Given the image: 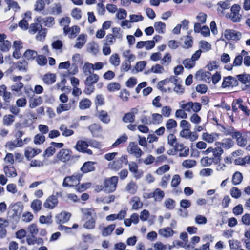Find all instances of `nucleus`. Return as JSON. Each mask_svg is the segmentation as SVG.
<instances>
[{"instance_id": "nucleus-45", "label": "nucleus", "mask_w": 250, "mask_h": 250, "mask_svg": "<svg viewBox=\"0 0 250 250\" xmlns=\"http://www.w3.org/2000/svg\"><path fill=\"white\" fill-rule=\"evenodd\" d=\"M42 103V99L41 97L31 99L29 101V107L31 108H34L40 105Z\"/></svg>"}, {"instance_id": "nucleus-47", "label": "nucleus", "mask_w": 250, "mask_h": 250, "mask_svg": "<svg viewBox=\"0 0 250 250\" xmlns=\"http://www.w3.org/2000/svg\"><path fill=\"white\" fill-rule=\"evenodd\" d=\"M238 80L246 86L250 85V76L249 75H238L237 76Z\"/></svg>"}, {"instance_id": "nucleus-31", "label": "nucleus", "mask_w": 250, "mask_h": 250, "mask_svg": "<svg viewBox=\"0 0 250 250\" xmlns=\"http://www.w3.org/2000/svg\"><path fill=\"white\" fill-rule=\"evenodd\" d=\"M158 232L159 235L165 238L171 237L174 234L173 230L169 227L161 229Z\"/></svg>"}, {"instance_id": "nucleus-51", "label": "nucleus", "mask_w": 250, "mask_h": 250, "mask_svg": "<svg viewBox=\"0 0 250 250\" xmlns=\"http://www.w3.org/2000/svg\"><path fill=\"white\" fill-rule=\"evenodd\" d=\"M122 55L124 57L127 59L126 61L129 62L134 61L136 59L135 55L132 54L130 50H124L122 53Z\"/></svg>"}, {"instance_id": "nucleus-35", "label": "nucleus", "mask_w": 250, "mask_h": 250, "mask_svg": "<svg viewBox=\"0 0 250 250\" xmlns=\"http://www.w3.org/2000/svg\"><path fill=\"white\" fill-rule=\"evenodd\" d=\"M165 126L167 130L171 132L173 129L177 127V123L173 119H169L166 122Z\"/></svg>"}, {"instance_id": "nucleus-49", "label": "nucleus", "mask_w": 250, "mask_h": 250, "mask_svg": "<svg viewBox=\"0 0 250 250\" xmlns=\"http://www.w3.org/2000/svg\"><path fill=\"white\" fill-rule=\"evenodd\" d=\"M132 204V209H138L139 208H141L143 204L141 202L140 198L137 196L133 197L131 201Z\"/></svg>"}, {"instance_id": "nucleus-48", "label": "nucleus", "mask_w": 250, "mask_h": 250, "mask_svg": "<svg viewBox=\"0 0 250 250\" xmlns=\"http://www.w3.org/2000/svg\"><path fill=\"white\" fill-rule=\"evenodd\" d=\"M4 172L9 177H15L17 175L16 170L12 167H8L7 166H5L4 167Z\"/></svg>"}, {"instance_id": "nucleus-23", "label": "nucleus", "mask_w": 250, "mask_h": 250, "mask_svg": "<svg viewBox=\"0 0 250 250\" xmlns=\"http://www.w3.org/2000/svg\"><path fill=\"white\" fill-rule=\"evenodd\" d=\"M89 130L90 131L94 137L99 136L102 132V128L100 125L98 124H93L88 127Z\"/></svg>"}, {"instance_id": "nucleus-27", "label": "nucleus", "mask_w": 250, "mask_h": 250, "mask_svg": "<svg viewBox=\"0 0 250 250\" xmlns=\"http://www.w3.org/2000/svg\"><path fill=\"white\" fill-rule=\"evenodd\" d=\"M234 136V139H236L238 145L241 147H244L247 143V140L246 138L242 136V134L240 132H236Z\"/></svg>"}, {"instance_id": "nucleus-7", "label": "nucleus", "mask_w": 250, "mask_h": 250, "mask_svg": "<svg viewBox=\"0 0 250 250\" xmlns=\"http://www.w3.org/2000/svg\"><path fill=\"white\" fill-rule=\"evenodd\" d=\"M77 101L74 99H70L69 102L67 104H61L57 108V112L58 114H60L63 111H68L71 109H74L76 107Z\"/></svg>"}, {"instance_id": "nucleus-24", "label": "nucleus", "mask_w": 250, "mask_h": 250, "mask_svg": "<svg viewBox=\"0 0 250 250\" xmlns=\"http://www.w3.org/2000/svg\"><path fill=\"white\" fill-rule=\"evenodd\" d=\"M41 152L42 151L39 149H33L28 147L25 149L24 155L28 160H30L32 158Z\"/></svg>"}, {"instance_id": "nucleus-19", "label": "nucleus", "mask_w": 250, "mask_h": 250, "mask_svg": "<svg viewBox=\"0 0 250 250\" xmlns=\"http://www.w3.org/2000/svg\"><path fill=\"white\" fill-rule=\"evenodd\" d=\"M230 2L229 0L224 1H220L217 4V11L219 14H223L225 10L228 9L230 7Z\"/></svg>"}, {"instance_id": "nucleus-54", "label": "nucleus", "mask_w": 250, "mask_h": 250, "mask_svg": "<svg viewBox=\"0 0 250 250\" xmlns=\"http://www.w3.org/2000/svg\"><path fill=\"white\" fill-rule=\"evenodd\" d=\"M45 3L43 0H37L34 5V10L37 12H41L45 7Z\"/></svg>"}, {"instance_id": "nucleus-64", "label": "nucleus", "mask_w": 250, "mask_h": 250, "mask_svg": "<svg viewBox=\"0 0 250 250\" xmlns=\"http://www.w3.org/2000/svg\"><path fill=\"white\" fill-rule=\"evenodd\" d=\"M27 230L32 236H36L39 232L37 226L35 224L30 225L27 228Z\"/></svg>"}, {"instance_id": "nucleus-8", "label": "nucleus", "mask_w": 250, "mask_h": 250, "mask_svg": "<svg viewBox=\"0 0 250 250\" xmlns=\"http://www.w3.org/2000/svg\"><path fill=\"white\" fill-rule=\"evenodd\" d=\"M138 112L137 108L131 109L129 112L124 114L122 117V121L125 123L134 122L135 120V115L138 114Z\"/></svg>"}, {"instance_id": "nucleus-38", "label": "nucleus", "mask_w": 250, "mask_h": 250, "mask_svg": "<svg viewBox=\"0 0 250 250\" xmlns=\"http://www.w3.org/2000/svg\"><path fill=\"white\" fill-rule=\"evenodd\" d=\"M87 51L94 55H96L99 51V45L94 42H91L88 44Z\"/></svg>"}, {"instance_id": "nucleus-11", "label": "nucleus", "mask_w": 250, "mask_h": 250, "mask_svg": "<svg viewBox=\"0 0 250 250\" xmlns=\"http://www.w3.org/2000/svg\"><path fill=\"white\" fill-rule=\"evenodd\" d=\"M215 144L216 146H220L223 149L227 150L233 146L234 142L231 138H227L222 139L221 142H216Z\"/></svg>"}, {"instance_id": "nucleus-62", "label": "nucleus", "mask_w": 250, "mask_h": 250, "mask_svg": "<svg viewBox=\"0 0 250 250\" xmlns=\"http://www.w3.org/2000/svg\"><path fill=\"white\" fill-rule=\"evenodd\" d=\"M17 67L21 71L26 72L28 70V63L25 61H19Z\"/></svg>"}, {"instance_id": "nucleus-36", "label": "nucleus", "mask_w": 250, "mask_h": 250, "mask_svg": "<svg viewBox=\"0 0 250 250\" xmlns=\"http://www.w3.org/2000/svg\"><path fill=\"white\" fill-rule=\"evenodd\" d=\"M109 62L114 67L118 66L120 63V58L119 55L117 53L112 54L109 58Z\"/></svg>"}, {"instance_id": "nucleus-18", "label": "nucleus", "mask_w": 250, "mask_h": 250, "mask_svg": "<svg viewBox=\"0 0 250 250\" xmlns=\"http://www.w3.org/2000/svg\"><path fill=\"white\" fill-rule=\"evenodd\" d=\"M0 96L2 97L3 101L6 103H9L12 98V94L8 91L5 85L0 86Z\"/></svg>"}, {"instance_id": "nucleus-14", "label": "nucleus", "mask_w": 250, "mask_h": 250, "mask_svg": "<svg viewBox=\"0 0 250 250\" xmlns=\"http://www.w3.org/2000/svg\"><path fill=\"white\" fill-rule=\"evenodd\" d=\"M238 84L237 79L232 76H229L224 78L222 83V88L236 86Z\"/></svg>"}, {"instance_id": "nucleus-5", "label": "nucleus", "mask_w": 250, "mask_h": 250, "mask_svg": "<svg viewBox=\"0 0 250 250\" xmlns=\"http://www.w3.org/2000/svg\"><path fill=\"white\" fill-rule=\"evenodd\" d=\"M118 181L117 176H112L110 178L106 179L104 181V190L108 193L114 191L117 187Z\"/></svg>"}, {"instance_id": "nucleus-63", "label": "nucleus", "mask_w": 250, "mask_h": 250, "mask_svg": "<svg viewBox=\"0 0 250 250\" xmlns=\"http://www.w3.org/2000/svg\"><path fill=\"white\" fill-rule=\"evenodd\" d=\"M183 64L187 69H191L194 67L196 62L191 59H186L183 61Z\"/></svg>"}, {"instance_id": "nucleus-40", "label": "nucleus", "mask_w": 250, "mask_h": 250, "mask_svg": "<svg viewBox=\"0 0 250 250\" xmlns=\"http://www.w3.org/2000/svg\"><path fill=\"white\" fill-rule=\"evenodd\" d=\"M23 56L28 60H33L37 57L38 53L35 50L28 49L24 53Z\"/></svg>"}, {"instance_id": "nucleus-37", "label": "nucleus", "mask_w": 250, "mask_h": 250, "mask_svg": "<svg viewBox=\"0 0 250 250\" xmlns=\"http://www.w3.org/2000/svg\"><path fill=\"white\" fill-rule=\"evenodd\" d=\"M15 117L13 115L9 114L4 116L2 120L3 124L6 126H10L15 121Z\"/></svg>"}, {"instance_id": "nucleus-16", "label": "nucleus", "mask_w": 250, "mask_h": 250, "mask_svg": "<svg viewBox=\"0 0 250 250\" xmlns=\"http://www.w3.org/2000/svg\"><path fill=\"white\" fill-rule=\"evenodd\" d=\"M241 9L240 5L237 4L233 5L231 8V20L234 22H239L241 19V15L239 14V11Z\"/></svg>"}, {"instance_id": "nucleus-39", "label": "nucleus", "mask_w": 250, "mask_h": 250, "mask_svg": "<svg viewBox=\"0 0 250 250\" xmlns=\"http://www.w3.org/2000/svg\"><path fill=\"white\" fill-rule=\"evenodd\" d=\"M212 163H216V161H215L214 159L212 157H209L208 156H206L203 157L201 159V164L202 166L204 167H208Z\"/></svg>"}, {"instance_id": "nucleus-58", "label": "nucleus", "mask_w": 250, "mask_h": 250, "mask_svg": "<svg viewBox=\"0 0 250 250\" xmlns=\"http://www.w3.org/2000/svg\"><path fill=\"white\" fill-rule=\"evenodd\" d=\"M171 62V56L170 53H166L163 58H161V64L165 66H168Z\"/></svg>"}, {"instance_id": "nucleus-1", "label": "nucleus", "mask_w": 250, "mask_h": 250, "mask_svg": "<svg viewBox=\"0 0 250 250\" xmlns=\"http://www.w3.org/2000/svg\"><path fill=\"white\" fill-rule=\"evenodd\" d=\"M14 83L11 85L10 89L12 91L14 92L18 96L22 94V90L24 87V84L21 82L22 77L21 76H13L10 78Z\"/></svg>"}, {"instance_id": "nucleus-29", "label": "nucleus", "mask_w": 250, "mask_h": 250, "mask_svg": "<svg viewBox=\"0 0 250 250\" xmlns=\"http://www.w3.org/2000/svg\"><path fill=\"white\" fill-rule=\"evenodd\" d=\"M56 75L53 73H48L43 75L42 81L46 84L50 85L56 81Z\"/></svg>"}, {"instance_id": "nucleus-44", "label": "nucleus", "mask_w": 250, "mask_h": 250, "mask_svg": "<svg viewBox=\"0 0 250 250\" xmlns=\"http://www.w3.org/2000/svg\"><path fill=\"white\" fill-rule=\"evenodd\" d=\"M60 130L62 132V135L65 137H69L72 135L74 132L73 130L67 128L64 125H62L60 127Z\"/></svg>"}, {"instance_id": "nucleus-28", "label": "nucleus", "mask_w": 250, "mask_h": 250, "mask_svg": "<svg viewBox=\"0 0 250 250\" xmlns=\"http://www.w3.org/2000/svg\"><path fill=\"white\" fill-rule=\"evenodd\" d=\"M216 147L213 149V156L212 157L216 161V163L217 162L221 161V155L223 153L224 150L222 148H221L220 146H216Z\"/></svg>"}, {"instance_id": "nucleus-60", "label": "nucleus", "mask_w": 250, "mask_h": 250, "mask_svg": "<svg viewBox=\"0 0 250 250\" xmlns=\"http://www.w3.org/2000/svg\"><path fill=\"white\" fill-rule=\"evenodd\" d=\"M163 117L162 115L159 113H153L152 114L151 123L153 124H159L163 122Z\"/></svg>"}, {"instance_id": "nucleus-34", "label": "nucleus", "mask_w": 250, "mask_h": 250, "mask_svg": "<svg viewBox=\"0 0 250 250\" xmlns=\"http://www.w3.org/2000/svg\"><path fill=\"white\" fill-rule=\"evenodd\" d=\"M152 196L155 201L161 202L165 196V193L160 188H157L152 193Z\"/></svg>"}, {"instance_id": "nucleus-42", "label": "nucleus", "mask_w": 250, "mask_h": 250, "mask_svg": "<svg viewBox=\"0 0 250 250\" xmlns=\"http://www.w3.org/2000/svg\"><path fill=\"white\" fill-rule=\"evenodd\" d=\"M243 180L242 174L238 171L235 172L232 178V182L234 185H237L240 184Z\"/></svg>"}, {"instance_id": "nucleus-22", "label": "nucleus", "mask_w": 250, "mask_h": 250, "mask_svg": "<svg viewBox=\"0 0 250 250\" xmlns=\"http://www.w3.org/2000/svg\"><path fill=\"white\" fill-rule=\"evenodd\" d=\"M97 116L103 123L107 124L110 122V116L106 111H99L97 113Z\"/></svg>"}, {"instance_id": "nucleus-17", "label": "nucleus", "mask_w": 250, "mask_h": 250, "mask_svg": "<svg viewBox=\"0 0 250 250\" xmlns=\"http://www.w3.org/2000/svg\"><path fill=\"white\" fill-rule=\"evenodd\" d=\"M70 216V213L65 211L62 212L56 216L55 220L58 224H64L69 221Z\"/></svg>"}, {"instance_id": "nucleus-10", "label": "nucleus", "mask_w": 250, "mask_h": 250, "mask_svg": "<svg viewBox=\"0 0 250 250\" xmlns=\"http://www.w3.org/2000/svg\"><path fill=\"white\" fill-rule=\"evenodd\" d=\"M195 78L197 80L209 83L211 81V74L208 71L200 70L196 73Z\"/></svg>"}, {"instance_id": "nucleus-52", "label": "nucleus", "mask_w": 250, "mask_h": 250, "mask_svg": "<svg viewBox=\"0 0 250 250\" xmlns=\"http://www.w3.org/2000/svg\"><path fill=\"white\" fill-rule=\"evenodd\" d=\"M62 12V5L60 3H55L51 8V13L54 15H58Z\"/></svg>"}, {"instance_id": "nucleus-59", "label": "nucleus", "mask_w": 250, "mask_h": 250, "mask_svg": "<svg viewBox=\"0 0 250 250\" xmlns=\"http://www.w3.org/2000/svg\"><path fill=\"white\" fill-rule=\"evenodd\" d=\"M196 165V161L194 160L188 159L182 162V166L187 168H190Z\"/></svg>"}, {"instance_id": "nucleus-56", "label": "nucleus", "mask_w": 250, "mask_h": 250, "mask_svg": "<svg viewBox=\"0 0 250 250\" xmlns=\"http://www.w3.org/2000/svg\"><path fill=\"white\" fill-rule=\"evenodd\" d=\"M42 202L38 199L34 200L31 204V207L34 211L38 212L41 209Z\"/></svg>"}, {"instance_id": "nucleus-9", "label": "nucleus", "mask_w": 250, "mask_h": 250, "mask_svg": "<svg viewBox=\"0 0 250 250\" xmlns=\"http://www.w3.org/2000/svg\"><path fill=\"white\" fill-rule=\"evenodd\" d=\"M89 145L88 142L83 140H78L76 144L75 148L79 152L86 153L88 155H92V151L87 149Z\"/></svg>"}, {"instance_id": "nucleus-61", "label": "nucleus", "mask_w": 250, "mask_h": 250, "mask_svg": "<svg viewBox=\"0 0 250 250\" xmlns=\"http://www.w3.org/2000/svg\"><path fill=\"white\" fill-rule=\"evenodd\" d=\"M164 204L165 207L169 210L173 209L175 206V202L171 198L166 199Z\"/></svg>"}, {"instance_id": "nucleus-6", "label": "nucleus", "mask_w": 250, "mask_h": 250, "mask_svg": "<svg viewBox=\"0 0 250 250\" xmlns=\"http://www.w3.org/2000/svg\"><path fill=\"white\" fill-rule=\"evenodd\" d=\"M224 35L225 39L229 41L230 40L238 41L242 37V34L240 32L233 29H226L224 32Z\"/></svg>"}, {"instance_id": "nucleus-53", "label": "nucleus", "mask_w": 250, "mask_h": 250, "mask_svg": "<svg viewBox=\"0 0 250 250\" xmlns=\"http://www.w3.org/2000/svg\"><path fill=\"white\" fill-rule=\"evenodd\" d=\"M91 102L88 99H84L79 103V107L82 110H85L90 107Z\"/></svg>"}, {"instance_id": "nucleus-41", "label": "nucleus", "mask_w": 250, "mask_h": 250, "mask_svg": "<svg viewBox=\"0 0 250 250\" xmlns=\"http://www.w3.org/2000/svg\"><path fill=\"white\" fill-rule=\"evenodd\" d=\"M236 104L238 107L244 112V114L247 116L250 115V111L248 109L246 105L244 104L243 101L242 99L239 98L236 100Z\"/></svg>"}, {"instance_id": "nucleus-21", "label": "nucleus", "mask_w": 250, "mask_h": 250, "mask_svg": "<svg viewBox=\"0 0 250 250\" xmlns=\"http://www.w3.org/2000/svg\"><path fill=\"white\" fill-rule=\"evenodd\" d=\"M219 136L218 133L215 132L212 133H204L202 134V139L208 143H212L218 139Z\"/></svg>"}, {"instance_id": "nucleus-57", "label": "nucleus", "mask_w": 250, "mask_h": 250, "mask_svg": "<svg viewBox=\"0 0 250 250\" xmlns=\"http://www.w3.org/2000/svg\"><path fill=\"white\" fill-rule=\"evenodd\" d=\"M71 16L76 20H80L82 16V12L80 8H73L71 13Z\"/></svg>"}, {"instance_id": "nucleus-2", "label": "nucleus", "mask_w": 250, "mask_h": 250, "mask_svg": "<svg viewBox=\"0 0 250 250\" xmlns=\"http://www.w3.org/2000/svg\"><path fill=\"white\" fill-rule=\"evenodd\" d=\"M83 175L80 173H75L71 176L64 178L62 183L64 187L78 186Z\"/></svg>"}, {"instance_id": "nucleus-33", "label": "nucleus", "mask_w": 250, "mask_h": 250, "mask_svg": "<svg viewBox=\"0 0 250 250\" xmlns=\"http://www.w3.org/2000/svg\"><path fill=\"white\" fill-rule=\"evenodd\" d=\"M116 227L115 224H111L106 227L103 228L101 230V234L105 237L110 235Z\"/></svg>"}, {"instance_id": "nucleus-3", "label": "nucleus", "mask_w": 250, "mask_h": 250, "mask_svg": "<svg viewBox=\"0 0 250 250\" xmlns=\"http://www.w3.org/2000/svg\"><path fill=\"white\" fill-rule=\"evenodd\" d=\"M180 107L182 109L188 112L192 111L195 113H197L199 112L201 109V105L199 103H193L192 102L185 103L184 101L180 102Z\"/></svg>"}, {"instance_id": "nucleus-20", "label": "nucleus", "mask_w": 250, "mask_h": 250, "mask_svg": "<svg viewBox=\"0 0 250 250\" xmlns=\"http://www.w3.org/2000/svg\"><path fill=\"white\" fill-rule=\"evenodd\" d=\"M23 145L22 140H15L6 143L5 147L9 150L12 151L16 147H21Z\"/></svg>"}, {"instance_id": "nucleus-15", "label": "nucleus", "mask_w": 250, "mask_h": 250, "mask_svg": "<svg viewBox=\"0 0 250 250\" xmlns=\"http://www.w3.org/2000/svg\"><path fill=\"white\" fill-rule=\"evenodd\" d=\"M58 159L63 162H66L71 158L70 152L68 149H62L57 155Z\"/></svg>"}, {"instance_id": "nucleus-30", "label": "nucleus", "mask_w": 250, "mask_h": 250, "mask_svg": "<svg viewBox=\"0 0 250 250\" xmlns=\"http://www.w3.org/2000/svg\"><path fill=\"white\" fill-rule=\"evenodd\" d=\"M95 163V162L92 161L86 162L84 163L81 167V170L83 173H87L88 172L92 171L95 170V167L94 166Z\"/></svg>"}, {"instance_id": "nucleus-4", "label": "nucleus", "mask_w": 250, "mask_h": 250, "mask_svg": "<svg viewBox=\"0 0 250 250\" xmlns=\"http://www.w3.org/2000/svg\"><path fill=\"white\" fill-rule=\"evenodd\" d=\"M128 163L127 156H122L118 159L110 162L108 165L109 169L117 171L123 167V163L127 165Z\"/></svg>"}, {"instance_id": "nucleus-12", "label": "nucleus", "mask_w": 250, "mask_h": 250, "mask_svg": "<svg viewBox=\"0 0 250 250\" xmlns=\"http://www.w3.org/2000/svg\"><path fill=\"white\" fill-rule=\"evenodd\" d=\"M128 149V152L137 158H140L144 153L139 147L138 145L134 142H130L129 143Z\"/></svg>"}, {"instance_id": "nucleus-46", "label": "nucleus", "mask_w": 250, "mask_h": 250, "mask_svg": "<svg viewBox=\"0 0 250 250\" xmlns=\"http://www.w3.org/2000/svg\"><path fill=\"white\" fill-rule=\"evenodd\" d=\"M86 41V39L85 35L83 34L81 35L77 39V42L74 46L76 48L80 49L84 45Z\"/></svg>"}, {"instance_id": "nucleus-55", "label": "nucleus", "mask_w": 250, "mask_h": 250, "mask_svg": "<svg viewBox=\"0 0 250 250\" xmlns=\"http://www.w3.org/2000/svg\"><path fill=\"white\" fill-rule=\"evenodd\" d=\"M95 224L96 219L92 217L84 223L83 227L87 229H92L95 228Z\"/></svg>"}, {"instance_id": "nucleus-50", "label": "nucleus", "mask_w": 250, "mask_h": 250, "mask_svg": "<svg viewBox=\"0 0 250 250\" xmlns=\"http://www.w3.org/2000/svg\"><path fill=\"white\" fill-rule=\"evenodd\" d=\"M11 47V43L8 40H5L1 43H0V50L4 52H8Z\"/></svg>"}, {"instance_id": "nucleus-32", "label": "nucleus", "mask_w": 250, "mask_h": 250, "mask_svg": "<svg viewBox=\"0 0 250 250\" xmlns=\"http://www.w3.org/2000/svg\"><path fill=\"white\" fill-rule=\"evenodd\" d=\"M138 189V186L133 181H130L126 185L125 190L129 193L135 194Z\"/></svg>"}, {"instance_id": "nucleus-25", "label": "nucleus", "mask_w": 250, "mask_h": 250, "mask_svg": "<svg viewBox=\"0 0 250 250\" xmlns=\"http://www.w3.org/2000/svg\"><path fill=\"white\" fill-rule=\"evenodd\" d=\"M37 21L39 22H43L45 26L47 27H52L55 24L54 18L51 16L46 17L44 18L39 17Z\"/></svg>"}, {"instance_id": "nucleus-43", "label": "nucleus", "mask_w": 250, "mask_h": 250, "mask_svg": "<svg viewBox=\"0 0 250 250\" xmlns=\"http://www.w3.org/2000/svg\"><path fill=\"white\" fill-rule=\"evenodd\" d=\"M156 32L160 34L165 33L166 30V24L161 21L156 22L154 25Z\"/></svg>"}, {"instance_id": "nucleus-26", "label": "nucleus", "mask_w": 250, "mask_h": 250, "mask_svg": "<svg viewBox=\"0 0 250 250\" xmlns=\"http://www.w3.org/2000/svg\"><path fill=\"white\" fill-rule=\"evenodd\" d=\"M99 78V77L97 74L94 73L88 75L87 77L86 78L84 83L85 85H93V84L98 82Z\"/></svg>"}, {"instance_id": "nucleus-13", "label": "nucleus", "mask_w": 250, "mask_h": 250, "mask_svg": "<svg viewBox=\"0 0 250 250\" xmlns=\"http://www.w3.org/2000/svg\"><path fill=\"white\" fill-rule=\"evenodd\" d=\"M58 204V200L54 194L49 196L45 201L43 203V206L45 208L52 209Z\"/></svg>"}]
</instances>
